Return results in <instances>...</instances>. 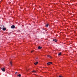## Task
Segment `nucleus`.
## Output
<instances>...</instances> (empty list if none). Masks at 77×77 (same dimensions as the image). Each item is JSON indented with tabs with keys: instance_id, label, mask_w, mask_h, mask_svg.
<instances>
[{
	"instance_id": "nucleus-13",
	"label": "nucleus",
	"mask_w": 77,
	"mask_h": 77,
	"mask_svg": "<svg viewBox=\"0 0 77 77\" xmlns=\"http://www.w3.org/2000/svg\"><path fill=\"white\" fill-rule=\"evenodd\" d=\"M33 50H32V51H31V53H33Z\"/></svg>"
},
{
	"instance_id": "nucleus-12",
	"label": "nucleus",
	"mask_w": 77,
	"mask_h": 77,
	"mask_svg": "<svg viewBox=\"0 0 77 77\" xmlns=\"http://www.w3.org/2000/svg\"><path fill=\"white\" fill-rule=\"evenodd\" d=\"M32 72H36V71H35V70H33L32 71Z\"/></svg>"
},
{
	"instance_id": "nucleus-17",
	"label": "nucleus",
	"mask_w": 77,
	"mask_h": 77,
	"mask_svg": "<svg viewBox=\"0 0 77 77\" xmlns=\"http://www.w3.org/2000/svg\"><path fill=\"white\" fill-rule=\"evenodd\" d=\"M36 59H38V58H36Z\"/></svg>"
},
{
	"instance_id": "nucleus-14",
	"label": "nucleus",
	"mask_w": 77,
	"mask_h": 77,
	"mask_svg": "<svg viewBox=\"0 0 77 77\" xmlns=\"http://www.w3.org/2000/svg\"><path fill=\"white\" fill-rule=\"evenodd\" d=\"M55 40H56V39H54L53 40V41H55Z\"/></svg>"
},
{
	"instance_id": "nucleus-3",
	"label": "nucleus",
	"mask_w": 77,
	"mask_h": 77,
	"mask_svg": "<svg viewBox=\"0 0 77 77\" xmlns=\"http://www.w3.org/2000/svg\"><path fill=\"white\" fill-rule=\"evenodd\" d=\"M52 64V62H49L48 63H47V65H50V64Z\"/></svg>"
},
{
	"instance_id": "nucleus-10",
	"label": "nucleus",
	"mask_w": 77,
	"mask_h": 77,
	"mask_svg": "<svg viewBox=\"0 0 77 77\" xmlns=\"http://www.w3.org/2000/svg\"><path fill=\"white\" fill-rule=\"evenodd\" d=\"M61 52H60V53L58 54L59 56H60L61 55Z\"/></svg>"
},
{
	"instance_id": "nucleus-7",
	"label": "nucleus",
	"mask_w": 77,
	"mask_h": 77,
	"mask_svg": "<svg viewBox=\"0 0 77 77\" xmlns=\"http://www.w3.org/2000/svg\"><path fill=\"white\" fill-rule=\"evenodd\" d=\"M5 30H6V28H3V30H4V31H5Z\"/></svg>"
},
{
	"instance_id": "nucleus-4",
	"label": "nucleus",
	"mask_w": 77,
	"mask_h": 77,
	"mask_svg": "<svg viewBox=\"0 0 77 77\" xmlns=\"http://www.w3.org/2000/svg\"><path fill=\"white\" fill-rule=\"evenodd\" d=\"M42 47H41V46H39L38 47V49H41Z\"/></svg>"
},
{
	"instance_id": "nucleus-8",
	"label": "nucleus",
	"mask_w": 77,
	"mask_h": 77,
	"mask_svg": "<svg viewBox=\"0 0 77 77\" xmlns=\"http://www.w3.org/2000/svg\"><path fill=\"white\" fill-rule=\"evenodd\" d=\"M48 24H47L46 25V27H48Z\"/></svg>"
},
{
	"instance_id": "nucleus-11",
	"label": "nucleus",
	"mask_w": 77,
	"mask_h": 77,
	"mask_svg": "<svg viewBox=\"0 0 77 77\" xmlns=\"http://www.w3.org/2000/svg\"><path fill=\"white\" fill-rule=\"evenodd\" d=\"M10 65H11V66H12V61H11L10 62Z\"/></svg>"
},
{
	"instance_id": "nucleus-9",
	"label": "nucleus",
	"mask_w": 77,
	"mask_h": 77,
	"mask_svg": "<svg viewBox=\"0 0 77 77\" xmlns=\"http://www.w3.org/2000/svg\"><path fill=\"white\" fill-rule=\"evenodd\" d=\"M17 76H18V77H21V74H19V75H17Z\"/></svg>"
},
{
	"instance_id": "nucleus-2",
	"label": "nucleus",
	"mask_w": 77,
	"mask_h": 77,
	"mask_svg": "<svg viewBox=\"0 0 77 77\" xmlns=\"http://www.w3.org/2000/svg\"><path fill=\"white\" fill-rule=\"evenodd\" d=\"M1 69L2 71H3V72H5V68H2Z\"/></svg>"
},
{
	"instance_id": "nucleus-6",
	"label": "nucleus",
	"mask_w": 77,
	"mask_h": 77,
	"mask_svg": "<svg viewBox=\"0 0 77 77\" xmlns=\"http://www.w3.org/2000/svg\"><path fill=\"white\" fill-rule=\"evenodd\" d=\"M47 57H50V59H51V56H50V55H47Z\"/></svg>"
},
{
	"instance_id": "nucleus-18",
	"label": "nucleus",
	"mask_w": 77,
	"mask_h": 77,
	"mask_svg": "<svg viewBox=\"0 0 77 77\" xmlns=\"http://www.w3.org/2000/svg\"><path fill=\"white\" fill-rule=\"evenodd\" d=\"M40 77H42V76H40Z\"/></svg>"
},
{
	"instance_id": "nucleus-1",
	"label": "nucleus",
	"mask_w": 77,
	"mask_h": 77,
	"mask_svg": "<svg viewBox=\"0 0 77 77\" xmlns=\"http://www.w3.org/2000/svg\"><path fill=\"white\" fill-rule=\"evenodd\" d=\"M15 27V26L14 25H12L11 27V29H14Z\"/></svg>"
},
{
	"instance_id": "nucleus-15",
	"label": "nucleus",
	"mask_w": 77,
	"mask_h": 77,
	"mask_svg": "<svg viewBox=\"0 0 77 77\" xmlns=\"http://www.w3.org/2000/svg\"><path fill=\"white\" fill-rule=\"evenodd\" d=\"M55 42H57V40H55Z\"/></svg>"
},
{
	"instance_id": "nucleus-5",
	"label": "nucleus",
	"mask_w": 77,
	"mask_h": 77,
	"mask_svg": "<svg viewBox=\"0 0 77 77\" xmlns=\"http://www.w3.org/2000/svg\"><path fill=\"white\" fill-rule=\"evenodd\" d=\"M38 63V62H36V63H34V64L35 65H36Z\"/></svg>"
},
{
	"instance_id": "nucleus-16",
	"label": "nucleus",
	"mask_w": 77,
	"mask_h": 77,
	"mask_svg": "<svg viewBox=\"0 0 77 77\" xmlns=\"http://www.w3.org/2000/svg\"><path fill=\"white\" fill-rule=\"evenodd\" d=\"M17 72H16L15 73V74H17Z\"/></svg>"
}]
</instances>
